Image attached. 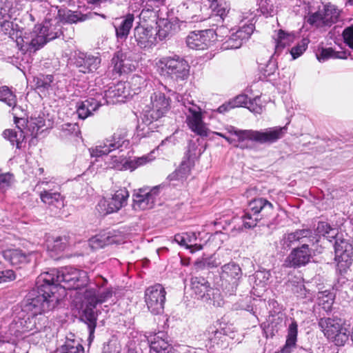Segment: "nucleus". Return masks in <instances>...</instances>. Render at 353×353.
I'll list each match as a JSON object with an SVG mask.
<instances>
[{"instance_id": "obj_14", "label": "nucleus", "mask_w": 353, "mask_h": 353, "mask_svg": "<svg viewBox=\"0 0 353 353\" xmlns=\"http://www.w3.org/2000/svg\"><path fill=\"white\" fill-rule=\"evenodd\" d=\"M130 196L125 188L119 189L115 192L108 200H101L98 206L103 214H110L119 211L127 204Z\"/></svg>"}, {"instance_id": "obj_5", "label": "nucleus", "mask_w": 353, "mask_h": 353, "mask_svg": "<svg viewBox=\"0 0 353 353\" xmlns=\"http://www.w3.org/2000/svg\"><path fill=\"white\" fill-rule=\"evenodd\" d=\"M157 65L164 75L175 81L184 80L189 75L188 62L178 55L163 57L158 61Z\"/></svg>"}, {"instance_id": "obj_60", "label": "nucleus", "mask_w": 353, "mask_h": 353, "mask_svg": "<svg viewBox=\"0 0 353 353\" xmlns=\"http://www.w3.org/2000/svg\"><path fill=\"white\" fill-rule=\"evenodd\" d=\"M345 43L353 49V26L345 28L343 32Z\"/></svg>"}, {"instance_id": "obj_40", "label": "nucleus", "mask_w": 353, "mask_h": 353, "mask_svg": "<svg viewBox=\"0 0 353 353\" xmlns=\"http://www.w3.org/2000/svg\"><path fill=\"white\" fill-rule=\"evenodd\" d=\"M316 58L320 62H323L328 59H347V55L344 51H335L332 48H322L316 53Z\"/></svg>"}, {"instance_id": "obj_30", "label": "nucleus", "mask_w": 353, "mask_h": 353, "mask_svg": "<svg viewBox=\"0 0 353 353\" xmlns=\"http://www.w3.org/2000/svg\"><path fill=\"white\" fill-rule=\"evenodd\" d=\"M209 1H211L210 8L212 9V14L210 19L218 23L223 22L229 12V5L223 0Z\"/></svg>"}, {"instance_id": "obj_16", "label": "nucleus", "mask_w": 353, "mask_h": 353, "mask_svg": "<svg viewBox=\"0 0 353 353\" xmlns=\"http://www.w3.org/2000/svg\"><path fill=\"white\" fill-rule=\"evenodd\" d=\"M165 288H147L145 290V302L149 310L154 314L163 312L165 300Z\"/></svg>"}, {"instance_id": "obj_28", "label": "nucleus", "mask_w": 353, "mask_h": 353, "mask_svg": "<svg viewBox=\"0 0 353 353\" xmlns=\"http://www.w3.org/2000/svg\"><path fill=\"white\" fill-rule=\"evenodd\" d=\"M148 343L150 350L156 353H180L168 343L164 332H158Z\"/></svg>"}, {"instance_id": "obj_53", "label": "nucleus", "mask_w": 353, "mask_h": 353, "mask_svg": "<svg viewBox=\"0 0 353 353\" xmlns=\"http://www.w3.org/2000/svg\"><path fill=\"white\" fill-rule=\"evenodd\" d=\"M10 19H1L0 25L1 31L10 37L13 38L15 34L14 25Z\"/></svg>"}, {"instance_id": "obj_38", "label": "nucleus", "mask_w": 353, "mask_h": 353, "mask_svg": "<svg viewBox=\"0 0 353 353\" xmlns=\"http://www.w3.org/2000/svg\"><path fill=\"white\" fill-rule=\"evenodd\" d=\"M14 0H0V20L12 19L18 11Z\"/></svg>"}, {"instance_id": "obj_10", "label": "nucleus", "mask_w": 353, "mask_h": 353, "mask_svg": "<svg viewBox=\"0 0 353 353\" xmlns=\"http://www.w3.org/2000/svg\"><path fill=\"white\" fill-rule=\"evenodd\" d=\"M286 132V126H274L260 130H250L248 140L261 145H270L281 139Z\"/></svg>"}, {"instance_id": "obj_37", "label": "nucleus", "mask_w": 353, "mask_h": 353, "mask_svg": "<svg viewBox=\"0 0 353 353\" xmlns=\"http://www.w3.org/2000/svg\"><path fill=\"white\" fill-rule=\"evenodd\" d=\"M4 138L8 139L12 144L16 143L17 148L21 149L23 147L26 135L24 132L17 125V130L8 129L3 131Z\"/></svg>"}, {"instance_id": "obj_50", "label": "nucleus", "mask_w": 353, "mask_h": 353, "mask_svg": "<svg viewBox=\"0 0 353 353\" xmlns=\"http://www.w3.org/2000/svg\"><path fill=\"white\" fill-rule=\"evenodd\" d=\"M307 21L310 25L314 26L316 28L326 27L323 15L322 14L321 10L310 14L308 17Z\"/></svg>"}, {"instance_id": "obj_54", "label": "nucleus", "mask_w": 353, "mask_h": 353, "mask_svg": "<svg viewBox=\"0 0 353 353\" xmlns=\"http://www.w3.org/2000/svg\"><path fill=\"white\" fill-rule=\"evenodd\" d=\"M63 135L68 136L74 134L77 136L80 133V129L77 123H66L61 126Z\"/></svg>"}, {"instance_id": "obj_26", "label": "nucleus", "mask_w": 353, "mask_h": 353, "mask_svg": "<svg viewBox=\"0 0 353 353\" xmlns=\"http://www.w3.org/2000/svg\"><path fill=\"white\" fill-rule=\"evenodd\" d=\"M69 244V237L66 235L49 236L46 241L47 250L50 256L55 259L63 252Z\"/></svg>"}, {"instance_id": "obj_35", "label": "nucleus", "mask_w": 353, "mask_h": 353, "mask_svg": "<svg viewBox=\"0 0 353 353\" xmlns=\"http://www.w3.org/2000/svg\"><path fill=\"white\" fill-rule=\"evenodd\" d=\"M23 323V322L21 321V319H19L18 321H14L9 325V332L6 333L5 335H3L0 332V335L3 336H9L10 339H11L10 343L14 342L12 336L21 337L22 336V334L33 330V325L32 326L22 327L21 329V327L22 326Z\"/></svg>"}, {"instance_id": "obj_21", "label": "nucleus", "mask_w": 353, "mask_h": 353, "mask_svg": "<svg viewBox=\"0 0 353 353\" xmlns=\"http://www.w3.org/2000/svg\"><path fill=\"white\" fill-rule=\"evenodd\" d=\"M101 63L99 56H94L83 52H79L75 57L74 64L79 72L89 73L95 71Z\"/></svg>"}, {"instance_id": "obj_46", "label": "nucleus", "mask_w": 353, "mask_h": 353, "mask_svg": "<svg viewBox=\"0 0 353 353\" xmlns=\"http://www.w3.org/2000/svg\"><path fill=\"white\" fill-rule=\"evenodd\" d=\"M276 0H260L258 10L265 17H272L276 12Z\"/></svg>"}, {"instance_id": "obj_45", "label": "nucleus", "mask_w": 353, "mask_h": 353, "mask_svg": "<svg viewBox=\"0 0 353 353\" xmlns=\"http://www.w3.org/2000/svg\"><path fill=\"white\" fill-rule=\"evenodd\" d=\"M61 353H84V348L79 341L66 339L65 343L60 347Z\"/></svg>"}, {"instance_id": "obj_55", "label": "nucleus", "mask_w": 353, "mask_h": 353, "mask_svg": "<svg viewBox=\"0 0 353 353\" xmlns=\"http://www.w3.org/2000/svg\"><path fill=\"white\" fill-rule=\"evenodd\" d=\"M151 159H149L148 156H143L137 157L133 160L128 161L127 168L131 171L135 170L137 168L141 165H143L145 163L150 162Z\"/></svg>"}, {"instance_id": "obj_41", "label": "nucleus", "mask_w": 353, "mask_h": 353, "mask_svg": "<svg viewBox=\"0 0 353 353\" xmlns=\"http://www.w3.org/2000/svg\"><path fill=\"white\" fill-rule=\"evenodd\" d=\"M326 26L330 27L339 17V10L333 5H327L321 10Z\"/></svg>"}, {"instance_id": "obj_64", "label": "nucleus", "mask_w": 353, "mask_h": 353, "mask_svg": "<svg viewBox=\"0 0 353 353\" xmlns=\"http://www.w3.org/2000/svg\"><path fill=\"white\" fill-rule=\"evenodd\" d=\"M53 81V77L52 75H47L43 77L42 79H39L37 84L38 88H43L48 89L50 86V83Z\"/></svg>"}, {"instance_id": "obj_62", "label": "nucleus", "mask_w": 353, "mask_h": 353, "mask_svg": "<svg viewBox=\"0 0 353 353\" xmlns=\"http://www.w3.org/2000/svg\"><path fill=\"white\" fill-rule=\"evenodd\" d=\"M84 101L85 103H88V105H87L88 110H90V114L92 115L101 105V103L94 98H88Z\"/></svg>"}, {"instance_id": "obj_8", "label": "nucleus", "mask_w": 353, "mask_h": 353, "mask_svg": "<svg viewBox=\"0 0 353 353\" xmlns=\"http://www.w3.org/2000/svg\"><path fill=\"white\" fill-rule=\"evenodd\" d=\"M129 145V140L127 138V132L125 129L117 130L111 137L105 139L103 143L97 145L94 148L90 150L92 157H101L107 155L110 152L121 150V148H126Z\"/></svg>"}, {"instance_id": "obj_24", "label": "nucleus", "mask_w": 353, "mask_h": 353, "mask_svg": "<svg viewBox=\"0 0 353 353\" xmlns=\"http://www.w3.org/2000/svg\"><path fill=\"white\" fill-rule=\"evenodd\" d=\"M311 254L308 245L305 243L301 248L294 249L287 257L285 264L287 267H300L306 265L310 259Z\"/></svg>"}, {"instance_id": "obj_13", "label": "nucleus", "mask_w": 353, "mask_h": 353, "mask_svg": "<svg viewBox=\"0 0 353 353\" xmlns=\"http://www.w3.org/2000/svg\"><path fill=\"white\" fill-rule=\"evenodd\" d=\"M39 185L43 187V190L39 194L43 203L57 208H61L64 206L63 197L59 192V185L58 184L43 181L39 182Z\"/></svg>"}, {"instance_id": "obj_15", "label": "nucleus", "mask_w": 353, "mask_h": 353, "mask_svg": "<svg viewBox=\"0 0 353 353\" xmlns=\"http://www.w3.org/2000/svg\"><path fill=\"white\" fill-rule=\"evenodd\" d=\"M158 196V187H154L149 190L139 189L138 192L133 194V207L135 210L151 209L154 207Z\"/></svg>"}, {"instance_id": "obj_61", "label": "nucleus", "mask_w": 353, "mask_h": 353, "mask_svg": "<svg viewBox=\"0 0 353 353\" xmlns=\"http://www.w3.org/2000/svg\"><path fill=\"white\" fill-rule=\"evenodd\" d=\"M16 279L14 271L7 270L5 271H0V283L9 282Z\"/></svg>"}, {"instance_id": "obj_7", "label": "nucleus", "mask_w": 353, "mask_h": 353, "mask_svg": "<svg viewBox=\"0 0 353 353\" xmlns=\"http://www.w3.org/2000/svg\"><path fill=\"white\" fill-rule=\"evenodd\" d=\"M249 210L252 212L245 213L243 216V226L245 228H254L256 225L259 220L263 217L270 216L274 211L273 205L267 199L257 198L249 203Z\"/></svg>"}, {"instance_id": "obj_18", "label": "nucleus", "mask_w": 353, "mask_h": 353, "mask_svg": "<svg viewBox=\"0 0 353 353\" xmlns=\"http://www.w3.org/2000/svg\"><path fill=\"white\" fill-rule=\"evenodd\" d=\"M185 294H190L194 292L195 299L203 301L212 302L214 306L220 307L223 304V300L219 288H185Z\"/></svg>"}, {"instance_id": "obj_36", "label": "nucleus", "mask_w": 353, "mask_h": 353, "mask_svg": "<svg viewBox=\"0 0 353 353\" xmlns=\"http://www.w3.org/2000/svg\"><path fill=\"white\" fill-rule=\"evenodd\" d=\"M42 26H49L48 30L43 32L47 42L59 37L61 34V23L57 17L54 19H46Z\"/></svg>"}, {"instance_id": "obj_9", "label": "nucleus", "mask_w": 353, "mask_h": 353, "mask_svg": "<svg viewBox=\"0 0 353 353\" xmlns=\"http://www.w3.org/2000/svg\"><path fill=\"white\" fill-rule=\"evenodd\" d=\"M183 112L186 115L185 122L189 128L197 135L207 137L208 128L203 121L201 108L188 99L183 101Z\"/></svg>"}, {"instance_id": "obj_59", "label": "nucleus", "mask_w": 353, "mask_h": 353, "mask_svg": "<svg viewBox=\"0 0 353 353\" xmlns=\"http://www.w3.org/2000/svg\"><path fill=\"white\" fill-rule=\"evenodd\" d=\"M269 274L264 272H257L254 276V282L256 286L261 285L262 287L267 285L266 281L268 280Z\"/></svg>"}, {"instance_id": "obj_57", "label": "nucleus", "mask_w": 353, "mask_h": 353, "mask_svg": "<svg viewBox=\"0 0 353 353\" xmlns=\"http://www.w3.org/2000/svg\"><path fill=\"white\" fill-rule=\"evenodd\" d=\"M88 103H85V101H81L77 103V114L78 117L81 119H85L88 117L91 116L90 112L88 110Z\"/></svg>"}, {"instance_id": "obj_48", "label": "nucleus", "mask_w": 353, "mask_h": 353, "mask_svg": "<svg viewBox=\"0 0 353 353\" xmlns=\"http://www.w3.org/2000/svg\"><path fill=\"white\" fill-rule=\"evenodd\" d=\"M0 101L10 107H14L17 104L16 96L7 86L0 88Z\"/></svg>"}, {"instance_id": "obj_25", "label": "nucleus", "mask_w": 353, "mask_h": 353, "mask_svg": "<svg viewBox=\"0 0 353 353\" xmlns=\"http://www.w3.org/2000/svg\"><path fill=\"white\" fill-rule=\"evenodd\" d=\"M192 148H194L195 147L194 145H190L188 160L182 161L179 167L168 176V181L174 185H177V182L183 183L190 174L191 168L193 163L192 159H194L192 155L190 154Z\"/></svg>"}, {"instance_id": "obj_49", "label": "nucleus", "mask_w": 353, "mask_h": 353, "mask_svg": "<svg viewBox=\"0 0 353 353\" xmlns=\"http://www.w3.org/2000/svg\"><path fill=\"white\" fill-rule=\"evenodd\" d=\"M128 160L122 156H112L110 157V161L108 162V165L110 168L116 169L118 170H128Z\"/></svg>"}, {"instance_id": "obj_33", "label": "nucleus", "mask_w": 353, "mask_h": 353, "mask_svg": "<svg viewBox=\"0 0 353 353\" xmlns=\"http://www.w3.org/2000/svg\"><path fill=\"white\" fill-rule=\"evenodd\" d=\"M3 258L12 265H17L28 262V255L19 249H10L3 252Z\"/></svg>"}, {"instance_id": "obj_51", "label": "nucleus", "mask_w": 353, "mask_h": 353, "mask_svg": "<svg viewBox=\"0 0 353 353\" xmlns=\"http://www.w3.org/2000/svg\"><path fill=\"white\" fill-rule=\"evenodd\" d=\"M309 40L307 39H303L297 45L293 47L290 51V53L293 59H296L301 56L307 49Z\"/></svg>"}, {"instance_id": "obj_44", "label": "nucleus", "mask_w": 353, "mask_h": 353, "mask_svg": "<svg viewBox=\"0 0 353 353\" xmlns=\"http://www.w3.org/2000/svg\"><path fill=\"white\" fill-rule=\"evenodd\" d=\"M221 264V261L218 259L215 254L208 258H202L194 262V268L198 270H203L205 268H213L218 267Z\"/></svg>"}, {"instance_id": "obj_31", "label": "nucleus", "mask_w": 353, "mask_h": 353, "mask_svg": "<svg viewBox=\"0 0 353 353\" xmlns=\"http://www.w3.org/2000/svg\"><path fill=\"white\" fill-rule=\"evenodd\" d=\"M298 325L292 321L288 328L285 344L281 350V353H291L296 347Z\"/></svg>"}, {"instance_id": "obj_2", "label": "nucleus", "mask_w": 353, "mask_h": 353, "mask_svg": "<svg viewBox=\"0 0 353 353\" xmlns=\"http://www.w3.org/2000/svg\"><path fill=\"white\" fill-rule=\"evenodd\" d=\"M88 282L86 272L69 267L61 270L53 269L41 273L37 278L36 287H64L62 283L70 285V287H87Z\"/></svg>"}, {"instance_id": "obj_39", "label": "nucleus", "mask_w": 353, "mask_h": 353, "mask_svg": "<svg viewBox=\"0 0 353 353\" xmlns=\"http://www.w3.org/2000/svg\"><path fill=\"white\" fill-rule=\"evenodd\" d=\"M315 232L316 236H325L330 241H331L332 239H335L338 234L336 228L331 227L328 223L324 221H320L318 223Z\"/></svg>"}, {"instance_id": "obj_43", "label": "nucleus", "mask_w": 353, "mask_h": 353, "mask_svg": "<svg viewBox=\"0 0 353 353\" xmlns=\"http://www.w3.org/2000/svg\"><path fill=\"white\" fill-rule=\"evenodd\" d=\"M158 30L154 34L158 36L160 40L165 39L172 34L173 24L168 19H160L157 22Z\"/></svg>"}, {"instance_id": "obj_63", "label": "nucleus", "mask_w": 353, "mask_h": 353, "mask_svg": "<svg viewBox=\"0 0 353 353\" xmlns=\"http://www.w3.org/2000/svg\"><path fill=\"white\" fill-rule=\"evenodd\" d=\"M248 98L245 94H241L237 96L231 103L234 108L235 107H241V106H247Z\"/></svg>"}, {"instance_id": "obj_58", "label": "nucleus", "mask_w": 353, "mask_h": 353, "mask_svg": "<svg viewBox=\"0 0 353 353\" xmlns=\"http://www.w3.org/2000/svg\"><path fill=\"white\" fill-rule=\"evenodd\" d=\"M247 108L251 112L256 114H261L263 110L262 105L259 103L260 97H256L253 99H249L248 101Z\"/></svg>"}, {"instance_id": "obj_17", "label": "nucleus", "mask_w": 353, "mask_h": 353, "mask_svg": "<svg viewBox=\"0 0 353 353\" xmlns=\"http://www.w3.org/2000/svg\"><path fill=\"white\" fill-rule=\"evenodd\" d=\"M254 29V26L252 23L243 25L236 32L231 33L223 43V48L224 49H236L240 48L243 41H247L250 38Z\"/></svg>"}, {"instance_id": "obj_11", "label": "nucleus", "mask_w": 353, "mask_h": 353, "mask_svg": "<svg viewBox=\"0 0 353 353\" xmlns=\"http://www.w3.org/2000/svg\"><path fill=\"white\" fill-rule=\"evenodd\" d=\"M150 99L151 106L149 107L148 110H145L143 116V120L147 125L161 118L169 108V99L161 92L153 93L151 95Z\"/></svg>"}, {"instance_id": "obj_23", "label": "nucleus", "mask_w": 353, "mask_h": 353, "mask_svg": "<svg viewBox=\"0 0 353 353\" xmlns=\"http://www.w3.org/2000/svg\"><path fill=\"white\" fill-rule=\"evenodd\" d=\"M242 276V271L239 265L234 262L224 265L221 268L220 278L222 285L236 286Z\"/></svg>"}, {"instance_id": "obj_1", "label": "nucleus", "mask_w": 353, "mask_h": 353, "mask_svg": "<svg viewBox=\"0 0 353 353\" xmlns=\"http://www.w3.org/2000/svg\"><path fill=\"white\" fill-rule=\"evenodd\" d=\"M109 288H87L81 303L80 320L85 323L89 331L88 341L91 343L94 338V331L99 311L95 310L98 304L105 302L112 296Z\"/></svg>"}, {"instance_id": "obj_4", "label": "nucleus", "mask_w": 353, "mask_h": 353, "mask_svg": "<svg viewBox=\"0 0 353 353\" xmlns=\"http://www.w3.org/2000/svg\"><path fill=\"white\" fill-rule=\"evenodd\" d=\"M319 326L324 336L336 346H344L350 341V332L341 319L321 318L319 321Z\"/></svg>"}, {"instance_id": "obj_20", "label": "nucleus", "mask_w": 353, "mask_h": 353, "mask_svg": "<svg viewBox=\"0 0 353 353\" xmlns=\"http://www.w3.org/2000/svg\"><path fill=\"white\" fill-rule=\"evenodd\" d=\"M152 27L139 25L134 29V37L141 48H150L156 43V34Z\"/></svg>"}, {"instance_id": "obj_34", "label": "nucleus", "mask_w": 353, "mask_h": 353, "mask_svg": "<svg viewBox=\"0 0 353 353\" xmlns=\"http://www.w3.org/2000/svg\"><path fill=\"white\" fill-rule=\"evenodd\" d=\"M58 20L60 23H73L78 21H85L88 17L78 11H71L69 10L59 9L57 11Z\"/></svg>"}, {"instance_id": "obj_19", "label": "nucleus", "mask_w": 353, "mask_h": 353, "mask_svg": "<svg viewBox=\"0 0 353 353\" xmlns=\"http://www.w3.org/2000/svg\"><path fill=\"white\" fill-rule=\"evenodd\" d=\"M335 257L339 269H345L352 263V245L345 240L336 239L334 244Z\"/></svg>"}, {"instance_id": "obj_56", "label": "nucleus", "mask_w": 353, "mask_h": 353, "mask_svg": "<svg viewBox=\"0 0 353 353\" xmlns=\"http://www.w3.org/2000/svg\"><path fill=\"white\" fill-rule=\"evenodd\" d=\"M131 85L134 90V94H137L140 89L145 85V79L141 76L134 75L131 78L130 81L128 83Z\"/></svg>"}, {"instance_id": "obj_6", "label": "nucleus", "mask_w": 353, "mask_h": 353, "mask_svg": "<svg viewBox=\"0 0 353 353\" xmlns=\"http://www.w3.org/2000/svg\"><path fill=\"white\" fill-rule=\"evenodd\" d=\"M48 27L49 26L37 24L32 31L26 32L23 36L18 37L17 33V44L20 50L26 52H34L42 48L47 43L43 32L48 30Z\"/></svg>"}, {"instance_id": "obj_47", "label": "nucleus", "mask_w": 353, "mask_h": 353, "mask_svg": "<svg viewBox=\"0 0 353 353\" xmlns=\"http://www.w3.org/2000/svg\"><path fill=\"white\" fill-rule=\"evenodd\" d=\"M292 37L291 36L285 32L283 30H280L277 34V38L275 39V52L274 54H279L285 47L291 41Z\"/></svg>"}, {"instance_id": "obj_27", "label": "nucleus", "mask_w": 353, "mask_h": 353, "mask_svg": "<svg viewBox=\"0 0 353 353\" xmlns=\"http://www.w3.org/2000/svg\"><path fill=\"white\" fill-rule=\"evenodd\" d=\"M130 95L129 85L125 82H119L110 87L105 92V97L108 103L123 102Z\"/></svg>"}, {"instance_id": "obj_29", "label": "nucleus", "mask_w": 353, "mask_h": 353, "mask_svg": "<svg viewBox=\"0 0 353 353\" xmlns=\"http://www.w3.org/2000/svg\"><path fill=\"white\" fill-rule=\"evenodd\" d=\"M305 239H307L310 241H318L316 236L312 234V232L310 230H296L285 235L283 239V245L285 247L290 248L292 245L296 241H301L303 244L306 243Z\"/></svg>"}, {"instance_id": "obj_12", "label": "nucleus", "mask_w": 353, "mask_h": 353, "mask_svg": "<svg viewBox=\"0 0 353 353\" xmlns=\"http://www.w3.org/2000/svg\"><path fill=\"white\" fill-rule=\"evenodd\" d=\"M224 29V28L220 27L216 31L208 29L191 32L186 38V44L192 49L205 50L212 44L215 37Z\"/></svg>"}, {"instance_id": "obj_52", "label": "nucleus", "mask_w": 353, "mask_h": 353, "mask_svg": "<svg viewBox=\"0 0 353 353\" xmlns=\"http://www.w3.org/2000/svg\"><path fill=\"white\" fill-rule=\"evenodd\" d=\"M276 65L274 61L271 59L265 65L261 64L260 70L264 78H267L274 74L276 70Z\"/></svg>"}, {"instance_id": "obj_22", "label": "nucleus", "mask_w": 353, "mask_h": 353, "mask_svg": "<svg viewBox=\"0 0 353 353\" xmlns=\"http://www.w3.org/2000/svg\"><path fill=\"white\" fill-rule=\"evenodd\" d=\"M111 66L113 72L119 75L130 72L135 69L133 61L121 50L114 52L111 60Z\"/></svg>"}, {"instance_id": "obj_42", "label": "nucleus", "mask_w": 353, "mask_h": 353, "mask_svg": "<svg viewBox=\"0 0 353 353\" xmlns=\"http://www.w3.org/2000/svg\"><path fill=\"white\" fill-rule=\"evenodd\" d=\"M227 130L230 134H234L236 137V140L238 141V143L236 144V147H239L241 149H247L250 148L245 143V141L248 140V132L250 130H239L233 126H229L227 128Z\"/></svg>"}, {"instance_id": "obj_32", "label": "nucleus", "mask_w": 353, "mask_h": 353, "mask_svg": "<svg viewBox=\"0 0 353 353\" xmlns=\"http://www.w3.org/2000/svg\"><path fill=\"white\" fill-rule=\"evenodd\" d=\"M134 21V14L129 13L122 18L119 25L114 26L116 37L118 39L125 40L127 39L132 28Z\"/></svg>"}, {"instance_id": "obj_3", "label": "nucleus", "mask_w": 353, "mask_h": 353, "mask_svg": "<svg viewBox=\"0 0 353 353\" xmlns=\"http://www.w3.org/2000/svg\"><path fill=\"white\" fill-rule=\"evenodd\" d=\"M61 297L57 294V288H37V294L30 299L26 305V310L30 312L31 318L21 320L22 327L34 325L35 328V316L38 314L54 309L59 303Z\"/></svg>"}]
</instances>
